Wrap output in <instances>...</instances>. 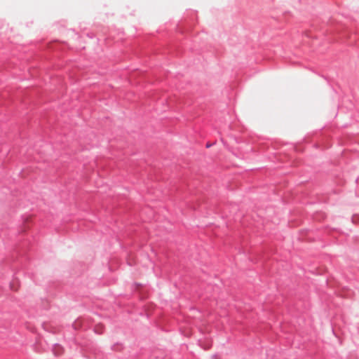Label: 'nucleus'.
<instances>
[{
  "instance_id": "obj_1",
  "label": "nucleus",
  "mask_w": 359,
  "mask_h": 359,
  "mask_svg": "<svg viewBox=\"0 0 359 359\" xmlns=\"http://www.w3.org/2000/svg\"><path fill=\"white\" fill-rule=\"evenodd\" d=\"M57 348H59V349H57V351H60V349H61V347L57 346Z\"/></svg>"
},
{
  "instance_id": "obj_2",
  "label": "nucleus",
  "mask_w": 359,
  "mask_h": 359,
  "mask_svg": "<svg viewBox=\"0 0 359 359\" xmlns=\"http://www.w3.org/2000/svg\"><path fill=\"white\" fill-rule=\"evenodd\" d=\"M57 348H59V349H57V351H60V349H61V347L57 346Z\"/></svg>"
},
{
  "instance_id": "obj_3",
  "label": "nucleus",
  "mask_w": 359,
  "mask_h": 359,
  "mask_svg": "<svg viewBox=\"0 0 359 359\" xmlns=\"http://www.w3.org/2000/svg\"><path fill=\"white\" fill-rule=\"evenodd\" d=\"M57 348H59V349H57V351H60V349H61V347L57 346Z\"/></svg>"
}]
</instances>
